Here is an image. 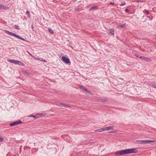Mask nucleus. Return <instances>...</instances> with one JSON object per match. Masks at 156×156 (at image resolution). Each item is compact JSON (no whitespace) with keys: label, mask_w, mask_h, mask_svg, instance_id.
<instances>
[{"label":"nucleus","mask_w":156,"mask_h":156,"mask_svg":"<svg viewBox=\"0 0 156 156\" xmlns=\"http://www.w3.org/2000/svg\"><path fill=\"white\" fill-rule=\"evenodd\" d=\"M138 151L136 148H132L122 150L115 152L114 154L115 155H121L133 153H137Z\"/></svg>","instance_id":"obj_1"},{"label":"nucleus","mask_w":156,"mask_h":156,"mask_svg":"<svg viewBox=\"0 0 156 156\" xmlns=\"http://www.w3.org/2000/svg\"><path fill=\"white\" fill-rule=\"evenodd\" d=\"M4 31L6 33L10 35H11V36H14V37H16L19 39H20L23 40V41H27L26 39H25L24 38H23L22 37L20 36L18 34H17L14 33H13L12 32L6 30H5Z\"/></svg>","instance_id":"obj_2"},{"label":"nucleus","mask_w":156,"mask_h":156,"mask_svg":"<svg viewBox=\"0 0 156 156\" xmlns=\"http://www.w3.org/2000/svg\"><path fill=\"white\" fill-rule=\"evenodd\" d=\"M139 144H147L148 143H155V140H139Z\"/></svg>","instance_id":"obj_3"},{"label":"nucleus","mask_w":156,"mask_h":156,"mask_svg":"<svg viewBox=\"0 0 156 156\" xmlns=\"http://www.w3.org/2000/svg\"><path fill=\"white\" fill-rule=\"evenodd\" d=\"M62 60L65 63L68 64L70 63V61L69 58L63 56L62 58Z\"/></svg>","instance_id":"obj_4"},{"label":"nucleus","mask_w":156,"mask_h":156,"mask_svg":"<svg viewBox=\"0 0 156 156\" xmlns=\"http://www.w3.org/2000/svg\"><path fill=\"white\" fill-rule=\"evenodd\" d=\"M8 61L11 63H14L15 64H18L19 61L14 59H9Z\"/></svg>","instance_id":"obj_5"},{"label":"nucleus","mask_w":156,"mask_h":156,"mask_svg":"<svg viewBox=\"0 0 156 156\" xmlns=\"http://www.w3.org/2000/svg\"><path fill=\"white\" fill-rule=\"evenodd\" d=\"M113 128V126H109L108 127H106L105 128H104V131L105 130H108L110 129H112Z\"/></svg>","instance_id":"obj_6"},{"label":"nucleus","mask_w":156,"mask_h":156,"mask_svg":"<svg viewBox=\"0 0 156 156\" xmlns=\"http://www.w3.org/2000/svg\"><path fill=\"white\" fill-rule=\"evenodd\" d=\"M60 105L62 106L63 107H67L68 108V107H70V106L69 105L66 104H63L62 102H60L59 103H58V105Z\"/></svg>","instance_id":"obj_7"},{"label":"nucleus","mask_w":156,"mask_h":156,"mask_svg":"<svg viewBox=\"0 0 156 156\" xmlns=\"http://www.w3.org/2000/svg\"><path fill=\"white\" fill-rule=\"evenodd\" d=\"M104 131V128H100V129H97L96 130H94V131L95 132H102Z\"/></svg>","instance_id":"obj_8"},{"label":"nucleus","mask_w":156,"mask_h":156,"mask_svg":"<svg viewBox=\"0 0 156 156\" xmlns=\"http://www.w3.org/2000/svg\"><path fill=\"white\" fill-rule=\"evenodd\" d=\"M108 34L110 35H114V29H110L108 32Z\"/></svg>","instance_id":"obj_9"},{"label":"nucleus","mask_w":156,"mask_h":156,"mask_svg":"<svg viewBox=\"0 0 156 156\" xmlns=\"http://www.w3.org/2000/svg\"><path fill=\"white\" fill-rule=\"evenodd\" d=\"M127 26V25H126V23H124L123 24L120 25L119 26V27H120L122 28L125 27H126Z\"/></svg>","instance_id":"obj_10"},{"label":"nucleus","mask_w":156,"mask_h":156,"mask_svg":"<svg viewBox=\"0 0 156 156\" xmlns=\"http://www.w3.org/2000/svg\"><path fill=\"white\" fill-rule=\"evenodd\" d=\"M98 9V6H96V5H94V6H93L92 7H91L90 8V10H94L95 9Z\"/></svg>","instance_id":"obj_11"},{"label":"nucleus","mask_w":156,"mask_h":156,"mask_svg":"<svg viewBox=\"0 0 156 156\" xmlns=\"http://www.w3.org/2000/svg\"><path fill=\"white\" fill-rule=\"evenodd\" d=\"M107 99H100L99 100V101L101 102H105L107 101Z\"/></svg>","instance_id":"obj_12"},{"label":"nucleus","mask_w":156,"mask_h":156,"mask_svg":"<svg viewBox=\"0 0 156 156\" xmlns=\"http://www.w3.org/2000/svg\"><path fill=\"white\" fill-rule=\"evenodd\" d=\"M78 86L80 89H81V90H85V89L86 88L85 87H84V86H83L81 85H79Z\"/></svg>","instance_id":"obj_13"},{"label":"nucleus","mask_w":156,"mask_h":156,"mask_svg":"<svg viewBox=\"0 0 156 156\" xmlns=\"http://www.w3.org/2000/svg\"><path fill=\"white\" fill-rule=\"evenodd\" d=\"M48 30L49 33H51V34H53L54 33V32L53 30L51 28H48Z\"/></svg>","instance_id":"obj_14"},{"label":"nucleus","mask_w":156,"mask_h":156,"mask_svg":"<svg viewBox=\"0 0 156 156\" xmlns=\"http://www.w3.org/2000/svg\"><path fill=\"white\" fill-rule=\"evenodd\" d=\"M18 65H19L22 66H23L25 65L24 64L23 62L19 61L18 62Z\"/></svg>","instance_id":"obj_15"},{"label":"nucleus","mask_w":156,"mask_h":156,"mask_svg":"<svg viewBox=\"0 0 156 156\" xmlns=\"http://www.w3.org/2000/svg\"><path fill=\"white\" fill-rule=\"evenodd\" d=\"M26 14L28 18H30V17L31 16L29 11H27L26 12Z\"/></svg>","instance_id":"obj_16"},{"label":"nucleus","mask_w":156,"mask_h":156,"mask_svg":"<svg viewBox=\"0 0 156 156\" xmlns=\"http://www.w3.org/2000/svg\"><path fill=\"white\" fill-rule=\"evenodd\" d=\"M15 122L16 123V125H18L19 124H20L22 123H23V122H21V121L20 120H18L16 121H15Z\"/></svg>","instance_id":"obj_17"},{"label":"nucleus","mask_w":156,"mask_h":156,"mask_svg":"<svg viewBox=\"0 0 156 156\" xmlns=\"http://www.w3.org/2000/svg\"><path fill=\"white\" fill-rule=\"evenodd\" d=\"M142 59H144L145 61H149L150 60V58L144 56Z\"/></svg>","instance_id":"obj_18"},{"label":"nucleus","mask_w":156,"mask_h":156,"mask_svg":"<svg viewBox=\"0 0 156 156\" xmlns=\"http://www.w3.org/2000/svg\"><path fill=\"white\" fill-rule=\"evenodd\" d=\"M9 125L11 126H13L15 125H16L15 122H14L12 123H11L9 124Z\"/></svg>","instance_id":"obj_19"},{"label":"nucleus","mask_w":156,"mask_h":156,"mask_svg":"<svg viewBox=\"0 0 156 156\" xmlns=\"http://www.w3.org/2000/svg\"><path fill=\"white\" fill-rule=\"evenodd\" d=\"M136 56L137 57L140 58L142 59H143V58H144L143 56H140V55L138 54L136 55Z\"/></svg>","instance_id":"obj_20"},{"label":"nucleus","mask_w":156,"mask_h":156,"mask_svg":"<svg viewBox=\"0 0 156 156\" xmlns=\"http://www.w3.org/2000/svg\"><path fill=\"white\" fill-rule=\"evenodd\" d=\"M14 28L16 29L17 30H19L20 28H19V27L18 26H17V25H15L14 26Z\"/></svg>","instance_id":"obj_21"},{"label":"nucleus","mask_w":156,"mask_h":156,"mask_svg":"<svg viewBox=\"0 0 156 156\" xmlns=\"http://www.w3.org/2000/svg\"><path fill=\"white\" fill-rule=\"evenodd\" d=\"M85 91H86V92L88 93V94L90 93V91L88 90L87 89L85 88V90H84Z\"/></svg>","instance_id":"obj_22"},{"label":"nucleus","mask_w":156,"mask_h":156,"mask_svg":"<svg viewBox=\"0 0 156 156\" xmlns=\"http://www.w3.org/2000/svg\"><path fill=\"white\" fill-rule=\"evenodd\" d=\"M4 7L7 8L6 6H4V5H2V4H0V8H3Z\"/></svg>","instance_id":"obj_23"},{"label":"nucleus","mask_w":156,"mask_h":156,"mask_svg":"<svg viewBox=\"0 0 156 156\" xmlns=\"http://www.w3.org/2000/svg\"><path fill=\"white\" fill-rule=\"evenodd\" d=\"M94 140H87V142H89L90 143H92L93 142V141Z\"/></svg>","instance_id":"obj_24"},{"label":"nucleus","mask_w":156,"mask_h":156,"mask_svg":"<svg viewBox=\"0 0 156 156\" xmlns=\"http://www.w3.org/2000/svg\"><path fill=\"white\" fill-rule=\"evenodd\" d=\"M3 140V139L2 137L1 136H0V141L2 142Z\"/></svg>","instance_id":"obj_25"},{"label":"nucleus","mask_w":156,"mask_h":156,"mask_svg":"<svg viewBox=\"0 0 156 156\" xmlns=\"http://www.w3.org/2000/svg\"><path fill=\"white\" fill-rule=\"evenodd\" d=\"M125 11L126 12H129V9L126 8L125 9Z\"/></svg>","instance_id":"obj_26"},{"label":"nucleus","mask_w":156,"mask_h":156,"mask_svg":"<svg viewBox=\"0 0 156 156\" xmlns=\"http://www.w3.org/2000/svg\"><path fill=\"white\" fill-rule=\"evenodd\" d=\"M125 4H126V3L125 2H124L123 3H121V4L120 5V6H123Z\"/></svg>","instance_id":"obj_27"},{"label":"nucleus","mask_w":156,"mask_h":156,"mask_svg":"<svg viewBox=\"0 0 156 156\" xmlns=\"http://www.w3.org/2000/svg\"><path fill=\"white\" fill-rule=\"evenodd\" d=\"M29 117H34V118H35L36 116V115H35V116H34V115H30L29 116Z\"/></svg>","instance_id":"obj_28"},{"label":"nucleus","mask_w":156,"mask_h":156,"mask_svg":"<svg viewBox=\"0 0 156 156\" xmlns=\"http://www.w3.org/2000/svg\"><path fill=\"white\" fill-rule=\"evenodd\" d=\"M152 86L154 88H156V84H153Z\"/></svg>","instance_id":"obj_29"},{"label":"nucleus","mask_w":156,"mask_h":156,"mask_svg":"<svg viewBox=\"0 0 156 156\" xmlns=\"http://www.w3.org/2000/svg\"><path fill=\"white\" fill-rule=\"evenodd\" d=\"M146 13L147 15H149V11L148 10H147L146 11Z\"/></svg>","instance_id":"obj_30"},{"label":"nucleus","mask_w":156,"mask_h":156,"mask_svg":"<svg viewBox=\"0 0 156 156\" xmlns=\"http://www.w3.org/2000/svg\"><path fill=\"white\" fill-rule=\"evenodd\" d=\"M24 73H25L27 75H29V73L28 72H26V71H25L24 72Z\"/></svg>","instance_id":"obj_31"},{"label":"nucleus","mask_w":156,"mask_h":156,"mask_svg":"<svg viewBox=\"0 0 156 156\" xmlns=\"http://www.w3.org/2000/svg\"><path fill=\"white\" fill-rule=\"evenodd\" d=\"M111 132L112 133H115L116 132V131L115 130H113Z\"/></svg>","instance_id":"obj_32"},{"label":"nucleus","mask_w":156,"mask_h":156,"mask_svg":"<svg viewBox=\"0 0 156 156\" xmlns=\"http://www.w3.org/2000/svg\"><path fill=\"white\" fill-rule=\"evenodd\" d=\"M79 10H80V9L79 8H77L76 9V11H78Z\"/></svg>","instance_id":"obj_33"},{"label":"nucleus","mask_w":156,"mask_h":156,"mask_svg":"<svg viewBox=\"0 0 156 156\" xmlns=\"http://www.w3.org/2000/svg\"><path fill=\"white\" fill-rule=\"evenodd\" d=\"M110 4L111 5H113L114 4V3L113 2H110Z\"/></svg>","instance_id":"obj_34"},{"label":"nucleus","mask_w":156,"mask_h":156,"mask_svg":"<svg viewBox=\"0 0 156 156\" xmlns=\"http://www.w3.org/2000/svg\"><path fill=\"white\" fill-rule=\"evenodd\" d=\"M141 0H136V2H141Z\"/></svg>","instance_id":"obj_35"},{"label":"nucleus","mask_w":156,"mask_h":156,"mask_svg":"<svg viewBox=\"0 0 156 156\" xmlns=\"http://www.w3.org/2000/svg\"><path fill=\"white\" fill-rule=\"evenodd\" d=\"M27 52L29 54V55H30V56H32V54H31L28 51H27Z\"/></svg>","instance_id":"obj_36"},{"label":"nucleus","mask_w":156,"mask_h":156,"mask_svg":"<svg viewBox=\"0 0 156 156\" xmlns=\"http://www.w3.org/2000/svg\"><path fill=\"white\" fill-rule=\"evenodd\" d=\"M42 61H44V62H45L46 61V60L44 59L42 60Z\"/></svg>","instance_id":"obj_37"},{"label":"nucleus","mask_w":156,"mask_h":156,"mask_svg":"<svg viewBox=\"0 0 156 156\" xmlns=\"http://www.w3.org/2000/svg\"><path fill=\"white\" fill-rule=\"evenodd\" d=\"M18 155L17 154V155H16V154H15L13 155V156H18Z\"/></svg>","instance_id":"obj_38"},{"label":"nucleus","mask_w":156,"mask_h":156,"mask_svg":"<svg viewBox=\"0 0 156 156\" xmlns=\"http://www.w3.org/2000/svg\"><path fill=\"white\" fill-rule=\"evenodd\" d=\"M6 8H5V7H4V8H3V9H6Z\"/></svg>","instance_id":"obj_39"},{"label":"nucleus","mask_w":156,"mask_h":156,"mask_svg":"<svg viewBox=\"0 0 156 156\" xmlns=\"http://www.w3.org/2000/svg\"><path fill=\"white\" fill-rule=\"evenodd\" d=\"M31 28L33 29V25H31Z\"/></svg>","instance_id":"obj_40"},{"label":"nucleus","mask_w":156,"mask_h":156,"mask_svg":"<svg viewBox=\"0 0 156 156\" xmlns=\"http://www.w3.org/2000/svg\"><path fill=\"white\" fill-rule=\"evenodd\" d=\"M155 142H156V141H155Z\"/></svg>","instance_id":"obj_41"}]
</instances>
